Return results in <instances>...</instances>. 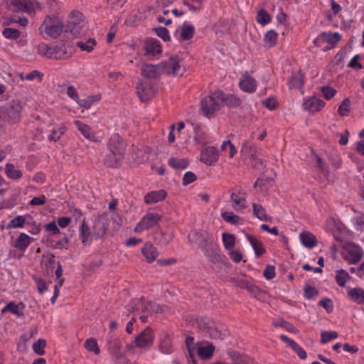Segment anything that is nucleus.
I'll return each instance as SVG.
<instances>
[{"label":"nucleus","mask_w":364,"mask_h":364,"mask_svg":"<svg viewBox=\"0 0 364 364\" xmlns=\"http://www.w3.org/2000/svg\"><path fill=\"white\" fill-rule=\"evenodd\" d=\"M350 102L349 99L346 98L341 103V105L338 107V114L342 116H346L350 112Z\"/></svg>","instance_id":"nucleus-53"},{"label":"nucleus","mask_w":364,"mask_h":364,"mask_svg":"<svg viewBox=\"0 0 364 364\" xmlns=\"http://www.w3.org/2000/svg\"><path fill=\"white\" fill-rule=\"evenodd\" d=\"M338 334L336 331H322L321 333V343L326 344L331 341L337 338Z\"/></svg>","instance_id":"nucleus-48"},{"label":"nucleus","mask_w":364,"mask_h":364,"mask_svg":"<svg viewBox=\"0 0 364 364\" xmlns=\"http://www.w3.org/2000/svg\"><path fill=\"white\" fill-rule=\"evenodd\" d=\"M341 39V36L337 33L323 32L321 33L315 40L318 41H323L331 44V48L334 47L338 41Z\"/></svg>","instance_id":"nucleus-25"},{"label":"nucleus","mask_w":364,"mask_h":364,"mask_svg":"<svg viewBox=\"0 0 364 364\" xmlns=\"http://www.w3.org/2000/svg\"><path fill=\"white\" fill-rule=\"evenodd\" d=\"M38 53L48 58L59 59L65 54L64 46H48L46 43H40L38 46Z\"/></svg>","instance_id":"nucleus-9"},{"label":"nucleus","mask_w":364,"mask_h":364,"mask_svg":"<svg viewBox=\"0 0 364 364\" xmlns=\"http://www.w3.org/2000/svg\"><path fill=\"white\" fill-rule=\"evenodd\" d=\"M100 100L98 96H88L84 99H78L77 103L82 107L89 109L95 102Z\"/></svg>","instance_id":"nucleus-45"},{"label":"nucleus","mask_w":364,"mask_h":364,"mask_svg":"<svg viewBox=\"0 0 364 364\" xmlns=\"http://www.w3.org/2000/svg\"><path fill=\"white\" fill-rule=\"evenodd\" d=\"M46 203V197L44 195H41L38 197H35L31 199L28 204L31 206L43 205Z\"/></svg>","instance_id":"nucleus-60"},{"label":"nucleus","mask_w":364,"mask_h":364,"mask_svg":"<svg viewBox=\"0 0 364 364\" xmlns=\"http://www.w3.org/2000/svg\"><path fill=\"white\" fill-rule=\"evenodd\" d=\"M7 308H9V311L14 316L17 317L23 316V310L25 309L23 303L20 302L18 304H16L11 301L7 304Z\"/></svg>","instance_id":"nucleus-38"},{"label":"nucleus","mask_w":364,"mask_h":364,"mask_svg":"<svg viewBox=\"0 0 364 364\" xmlns=\"http://www.w3.org/2000/svg\"><path fill=\"white\" fill-rule=\"evenodd\" d=\"M160 63L154 64H144L141 69V74L143 77L149 79H156L163 75Z\"/></svg>","instance_id":"nucleus-16"},{"label":"nucleus","mask_w":364,"mask_h":364,"mask_svg":"<svg viewBox=\"0 0 364 364\" xmlns=\"http://www.w3.org/2000/svg\"><path fill=\"white\" fill-rule=\"evenodd\" d=\"M351 279L349 274L344 269H339L336 272L335 279L337 284L341 287H344L346 283Z\"/></svg>","instance_id":"nucleus-39"},{"label":"nucleus","mask_w":364,"mask_h":364,"mask_svg":"<svg viewBox=\"0 0 364 364\" xmlns=\"http://www.w3.org/2000/svg\"><path fill=\"white\" fill-rule=\"evenodd\" d=\"M141 252L146 260L149 263H151L156 260L159 255L157 249L151 242H146L141 248Z\"/></svg>","instance_id":"nucleus-23"},{"label":"nucleus","mask_w":364,"mask_h":364,"mask_svg":"<svg viewBox=\"0 0 364 364\" xmlns=\"http://www.w3.org/2000/svg\"><path fill=\"white\" fill-rule=\"evenodd\" d=\"M109 153L104 159L105 164L108 167L119 166L124 159L126 144L118 134H113L107 143Z\"/></svg>","instance_id":"nucleus-1"},{"label":"nucleus","mask_w":364,"mask_h":364,"mask_svg":"<svg viewBox=\"0 0 364 364\" xmlns=\"http://www.w3.org/2000/svg\"><path fill=\"white\" fill-rule=\"evenodd\" d=\"M342 254L348 263L355 264L362 259L363 251L359 246L349 244L344 248Z\"/></svg>","instance_id":"nucleus-13"},{"label":"nucleus","mask_w":364,"mask_h":364,"mask_svg":"<svg viewBox=\"0 0 364 364\" xmlns=\"http://www.w3.org/2000/svg\"><path fill=\"white\" fill-rule=\"evenodd\" d=\"M218 151L214 146H208L201 151L200 161L206 165H214L218 160Z\"/></svg>","instance_id":"nucleus-18"},{"label":"nucleus","mask_w":364,"mask_h":364,"mask_svg":"<svg viewBox=\"0 0 364 364\" xmlns=\"http://www.w3.org/2000/svg\"><path fill=\"white\" fill-rule=\"evenodd\" d=\"M46 346V342L43 339H38L36 343L33 345V351L39 355H42L45 353V347Z\"/></svg>","instance_id":"nucleus-52"},{"label":"nucleus","mask_w":364,"mask_h":364,"mask_svg":"<svg viewBox=\"0 0 364 364\" xmlns=\"http://www.w3.org/2000/svg\"><path fill=\"white\" fill-rule=\"evenodd\" d=\"M160 64L163 75L176 76L182 75L184 73L181 60L178 56H171L161 62Z\"/></svg>","instance_id":"nucleus-7"},{"label":"nucleus","mask_w":364,"mask_h":364,"mask_svg":"<svg viewBox=\"0 0 364 364\" xmlns=\"http://www.w3.org/2000/svg\"><path fill=\"white\" fill-rule=\"evenodd\" d=\"M33 241V238L26 233L21 232L15 241L14 247L24 252Z\"/></svg>","instance_id":"nucleus-31"},{"label":"nucleus","mask_w":364,"mask_h":364,"mask_svg":"<svg viewBox=\"0 0 364 364\" xmlns=\"http://www.w3.org/2000/svg\"><path fill=\"white\" fill-rule=\"evenodd\" d=\"M223 242L226 249H232L235 244V236L230 233L223 234Z\"/></svg>","instance_id":"nucleus-51"},{"label":"nucleus","mask_w":364,"mask_h":364,"mask_svg":"<svg viewBox=\"0 0 364 364\" xmlns=\"http://www.w3.org/2000/svg\"><path fill=\"white\" fill-rule=\"evenodd\" d=\"M97 42L95 38H89L85 41H78L76 43V46L82 50L87 53L91 52L95 46H96Z\"/></svg>","instance_id":"nucleus-41"},{"label":"nucleus","mask_w":364,"mask_h":364,"mask_svg":"<svg viewBox=\"0 0 364 364\" xmlns=\"http://www.w3.org/2000/svg\"><path fill=\"white\" fill-rule=\"evenodd\" d=\"M156 33L157 36L161 38L164 41H168L170 40V36L167 28L164 27L156 28Z\"/></svg>","instance_id":"nucleus-56"},{"label":"nucleus","mask_w":364,"mask_h":364,"mask_svg":"<svg viewBox=\"0 0 364 364\" xmlns=\"http://www.w3.org/2000/svg\"><path fill=\"white\" fill-rule=\"evenodd\" d=\"M271 21V17L269 14L264 9H261L259 11L257 16V21L262 25L264 26L269 23Z\"/></svg>","instance_id":"nucleus-50"},{"label":"nucleus","mask_w":364,"mask_h":364,"mask_svg":"<svg viewBox=\"0 0 364 364\" xmlns=\"http://www.w3.org/2000/svg\"><path fill=\"white\" fill-rule=\"evenodd\" d=\"M321 92L324 96V97L327 100L332 98L336 93V90L329 86L323 87L321 89Z\"/></svg>","instance_id":"nucleus-58"},{"label":"nucleus","mask_w":364,"mask_h":364,"mask_svg":"<svg viewBox=\"0 0 364 364\" xmlns=\"http://www.w3.org/2000/svg\"><path fill=\"white\" fill-rule=\"evenodd\" d=\"M278 34L274 30L268 31L264 35V45L267 48L273 47L277 41Z\"/></svg>","instance_id":"nucleus-42"},{"label":"nucleus","mask_w":364,"mask_h":364,"mask_svg":"<svg viewBox=\"0 0 364 364\" xmlns=\"http://www.w3.org/2000/svg\"><path fill=\"white\" fill-rule=\"evenodd\" d=\"M136 90L141 101L149 100L154 95L152 87L146 83L140 82L137 84Z\"/></svg>","instance_id":"nucleus-24"},{"label":"nucleus","mask_w":364,"mask_h":364,"mask_svg":"<svg viewBox=\"0 0 364 364\" xmlns=\"http://www.w3.org/2000/svg\"><path fill=\"white\" fill-rule=\"evenodd\" d=\"M86 30L87 22L83 14L77 11H72L68 16V23L65 25V32L78 37L84 34Z\"/></svg>","instance_id":"nucleus-4"},{"label":"nucleus","mask_w":364,"mask_h":364,"mask_svg":"<svg viewBox=\"0 0 364 364\" xmlns=\"http://www.w3.org/2000/svg\"><path fill=\"white\" fill-rule=\"evenodd\" d=\"M107 228V227L102 218H98L95 220L92 230L85 220H83L79 230L80 238L84 245L90 244L95 237H99L102 236L106 232Z\"/></svg>","instance_id":"nucleus-2"},{"label":"nucleus","mask_w":364,"mask_h":364,"mask_svg":"<svg viewBox=\"0 0 364 364\" xmlns=\"http://www.w3.org/2000/svg\"><path fill=\"white\" fill-rule=\"evenodd\" d=\"M20 34V31L16 28H6L2 31V35L6 39H17Z\"/></svg>","instance_id":"nucleus-47"},{"label":"nucleus","mask_w":364,"mask_h":364,"mask_svg":"<svg viewBox=\"0 0 364 364\" xmlns=\"http://www.w3.org/2000/svg\"><path fill=\"white\" fill-rule=\"evenodd\" d=\"M299 240L301 245L306 248L311 249L317 245L316 237L308 231L301 232L299 234Z\"/></svg>","instance_id":"nucleus-29"},{"label":"nucleus","mask_w":364,"mask_h":364,"mask_svg":"<svg viewBox=\"0 0 364 364\" xmlns=\"http://www.w3.org/2000/svg\"><path fill=\"white\" fill-rule=\"evenodd\" d=\"M246 238L251 245V246L252 247L255 253L257 256H260L265 252V250L261 241L258 240L257 239L255 238L254 237L250 235H246Z\"/></svg>","instance_id":"nucleus-35"},{"label":"nucleus","mask_w":364,"mask_h":364,"mask_svg":"<svg viewBox=\"0 0 364 364\" xmlns=\"http://www.w3.org/2000/svg\"><path fill=\"white\" fill-rule=\"evenodd\" d=\"M229 255H230V257L231 258V259L236 263L241 262L242 259V253L237 250L230 251L229 252Z\"/></svg>","instance_id":"nucleus-64"},{"label":"nucleus","mask_w":364,"mask_h":364,"mask_svg":"<svg viewBox=\"0 0 364 364\" xmlns=\"http://www.w3.org/2000/svg\"><path fill=\"white\" fill-rule=\"evenodd\" d=\"M158 348L163 354H171L173 352L171 338L167 333H162L159 338Z\"/></svg>","instance_id":"nucleus-22"},{"label":"nucleus","mask_w":364,"mask_h":364,"mask_svg":"<svg viewBox=\"0 0 364 364\" xmlns=\"http://www.w3.org/2000/svg\"><path fill=\"white\" fill-rule=\"evenodd\" d=\"M161 217L156 213H148L136 225L134 231L136 233H141L144 230L151 229L158 225Z\"/></svg>","instance_id":"nucleus-8"},{"label":"nucleus","mask_w":364,"mask_h":364,"mask_svg":"<svg viewBox=\"0 0 364 364\" xmlns=\"http://www.w3.org/2000/svg\"><path fill=\"white\" fill-rule=\"evenodd\" d=\"M154 333L150 328H146L142 331L134 340L135 346L142 349H149L154 343Z\"/></svg>","instance_id":"nucleus-12"},{"label":"nucleus","mask_w":364,"mask_h":364,"mask_svg":"<svg viewBox=\"0 0 364 364\" xmlns=\"http://www.w3.org/2000/svg\"><path fill=\"white\" fill-rule=\"evenodd\" d=\"M221 218L228 223L231 225H242L243 219L232 211H223Z\"/></svg>","instance_id":"nucleus-32"},{"label":"nucleus","mask_w":364,"mask_h":364,"mask_svg":"<svg viewBox=\"0 0 364 364\" xmlns=\"http://www.w3.org/2000/svg\"><path fill=\"white\" fill-rule=\"evenodd\" d=\"M304 85V74L301 71L292 73L289 81L288 86L289 89L301 90Z\"/></svg>","instance_id":"nucleus-28"},{"label":"nucleus","mask_w":364,"mask_h":364,"mask_svg":"<svg viewBox=\"0 0 364 364\" xmlns=\"http://www.w3.org/2000/svg\"><path fill=\"white\" fill-rule=\"evenodd\" d=\"M168 164L176 169H185L188 167V161L186 159L171 157L168 159Z\"/></svg>","instance_id":"nucleus-43"},{"label":"nucleus","mask_w":364,"mask_h":364,"mask_svg":"<svg viewBox=\"0 0 364 364\" xmlns=\"http://www.w3.org/2000/svg\"><path fill=\"white\" fill-rule=\"evenodd\" d=\"M266 279L270 280L275 277V268L272 265H267L263 272Z\"/></svg>","instance_id":"nucleus-59"},{"label":"nucleus","mask_w":364,"mask_h":364,"mask_svg":"<svg viewBox=\"0 0 364 364\" xmlns=\"http://www.w3.org/2000/svg\"><path fill=\"white\" fill-rule=\"evenodd\" d=\"M214 350L215 348L212 344L200 343L196 346L195 353L203 358H209L213 355Z\"/></svg>","instance_id":"nucleus-30"},{"label":"nucleus","mask_w":364,"mask_h":364,"mask_svg":"<svg viewBox=\"0 0 364 364\" xmlns=\"http://www.w3.org/2000/svg\"><path fill=\"white\" fill-rule=\"evenodd\" d=\"M230 203L236 212L242 213L247 207L245 193H232L230 196Z\"/></svg>","instance_id":"nucleus-21"},{"label":"nucleus","mask_w":364,"mask_h":364,"mask_svg":"<svg viewBox=\"0 0 364 364\" xmlns=\"http://www.w3.org/2000/svg\"><path fill=\"white\" fill-rule=\"evenodd\" d=\"M223 151H227L229 158L232 159L237 153L235 146L230 141H224L220 146Z\"/></svg>","instance_id":"nucleus-46"},{"label":"nucleus","mask_w":364,"mask_h":364,"mask_svg":"<svg viewBox=\"0 0 364 364\" xmlns=\"http://www.w3.org/2000/svg\"><path fill=\"white\" fill-rule=\"evenodd\" d=\"M195 33V27L188 23H183L176 31V36L179 41L191 39Z\"/></svg>","instance_id":"nucleus-17"},{"label":"nucleus","mask_w":364,"mask_h":364,"mask_svg":"<svg viewBox=\"0 0 364 364\" xmlns=\"http://www.w3.org/2000/svg\"><path fill=\"white\" fill-rule=\"evenodd\" d=\"M325 106V102L316 97H311L304 100L303 109L309 112H317Z\"/></svg>","instance_id":"nucleus-20"},{"label":"nucleus","mask_w":364,"mask_h":364,"mask_svg":"<svg viewBox=\"0 0 364 364\" xmlns=\"http://www.w3.org/2000/svg\"><path fill=\"white\" fill-rule=\"evenodd\" d=\"M240 89L247 93H253L257 90V81L248 73H244L240 79Z\"/></svg>","instance_id":"nucleus-19"},{"label":"nucleus","mask_w":364,"mask_h":364,"mask_svg":"<svg viewBox=\"0 0 364 364\" xmlns=\"http://www.w3.org/2000/svg\"><path fill=\"white\" fill-rule=\"evenodd\" d=\"M44 228L47 232H49L52 235H58V234H60V232L55 222H54V221L48 223V224H46L44 226Z\"/></svg>","instance_id":"nucleus-57"},{"label":"nucleus","mask_w":364,"mask_h":364,"mask_svg":"<svg viewBox=\"0 0 364 364\" xmlns=\"http://www.w3.org/2000/svg\"><path fill=\"white\" fill-rule=\"evenodd\" d=\"M39 32L44 38H58L65 32V25L63 21L56 16H48L39 27Z\"/></svg>","instance_id":"nucleus-3"},{"label":"nucleus","mask_w":364,"mask_h":364,"mask_svg":"<svg viewBox=\"0 0 364 364\" xmlns=\"http://www.w3.org/2000/svg\"><path fill=\"white\" fill-rule=\"evenodd\" d=\"M167 193L165 190L161 189L151 191L144 196V202L146 204H152L160 202L166 198Z\"/></svg>","instance_id":"nucleus-27"},{"label":"nucleus","mask_w":364,"mask_h":364,"mask_svg":"<svg viewBox=\"0 0 364 364\" xmlns=\"http://www.w3.org/2000/svg\"><path fill=\"white\" fill-rule=\"evenodd\" d=\"M326 231L331 232L336 240H341V235L344 231L343 225L333 218H329L326 220L325 225Z\"/></svg>","instance_id":"nucleus-14"},{"label":"nucleus","mask_w":364,"mask_h":364,"mask_svg":"<svg viewBox=\"0 0 364 364\" xmlns=\"http://www.w3.org/2000/svg\"><path fill=\"white\" fill-rule=\"evenodd\" d=\"M25 218L23 215H18L12 219L8 224L9 228H22L25 225Z\"/></svg>","instance_id":"nucleus-49"},{"label":"nucleus","mask_w":364,"mask_h":364,"mask_svg":"<svg viewBox=\"0 0 364 364\" xmlns=\"http://www.w3.org/2000/svg\"><path fill=\"white\" fill-rule=\"evenodd\" d=\"M204 329L207 328L208 333H209L210 337L215 339H223L225 336L220 331H218L216 328H213L212 326H203Z\"/></svg>","instance_id":"nucleus-55"},{"label":"nucleus","mask_w":364,"mask_h":364,"mask_svg":"<svg viewBox=\"0 0 364 364\" xmlns=\"http://www.w3.org/2000/svg\"><path fill=\"white\" fill-rule=\"evenodd\" d=\"M21 110V102L19 101H13L10 109L8 111V116L13 122H15L18 119Z\"/></svg>","instance_id":"nucleus-36"},{"label":"nucleus","mask_w":364,"mask_h":364,"mask_svg":"<svg viewBox=\"0 0 364 364\" xmlns=\"http://www.w3.org/2000/svg\"><path fill=\"white\" fill-rule=\"evenodd\" d=\"M9 5L14 11L27 14H31L40 9V4L36 0H11Z\"/></svg>","instance_id":"nucleus-10"},{"label":"nucleus","mask_w":364,"mask_h":364,"mask_svg":"<svg viewBox=\"0 0 364 364\" xmlns=\"http://www.w3.org/2000/svg\"><path fill=\"white\" fill-rule=\"evenodd\" d=\"M354 225L358 230H364V215H359L354 218Z\"/></svg>","instance_id":"nucleus-61"},{"label":"nucleus","mask_w":364,"mask_h":364,"mask_svg":"<svg viewBox=\"0 0 364 364\" xmlns=\"http://www.w3.org/2000/svg\"><path fill=\"white\" fill-rule=\"evenodd\" d=\"M144 48L146 54L154 56L161 53V46L157 40L150 39L144 42Z\"/></svg>","instance_id":"nucleus-26"},{"label":"nucleus","mask_w":364,"mask_h":364,"mask_svg":"<svg viewBox=\"0 0 364 364\" xmlns=\"http://www.w3.org/2000/svg\"><path fill=\"white\" fill-rule=\"evenodd\" d=\"M225 100V94L222 91L214 92L201 100V109L205 115L212 114L220 109Z\"/></svg>","instance_id":"nucleus-6"},{"label":"nucleus","mask_w":364,"mask_h":364,"mask_svg":"<svg viewBox=\"0 0 364 364\" xmlns=\"http://www.w3.org/2000/svg\"><path fill=\"white\" fill-rule=\"evenodd\" d=\"M196 179V176L191 171L186 172L183 178V185H188L193 183Z\"/></svg>","instance_id":"nucleus-62"},{"label":"nucleus","mask_w":364,"mask_h":364,"mask_svg":"<svg viewBox=\"0 0 364 364\" xmlns=\"http://www.w3.org/2000/svg\"><path fill=\"white\" fill-rule=\"evenodd\" d=\"M188 240L191 242L198 244L200 247L203 249L212 241V237L207 233L192 230L188 234Z\"/></svg>","instance_id":"nucleus-15"},{"label":"nucleus","mask_w":364,"mask_h":364,"mask_svg":"<svg viewBox=\"0 0 364 364\" xmlns=\"http://www.w3.org/2000/svg\"><path fill=\"white\" fill-rule=\"evenodd\" d=\"M319 305L324 308L328 312L333 311L332 301L329 299H323L319 301Z\"/></svg>","instance_id":"nucleus-63"},{"label":"nucleus","mask_w":364,"mask_h":364,"mask_svg":"<svg viewBox=\"0 0 364 364\" xmlns=\"http://www.w3.org/2000/svg\"><path fill=\"white\" fill-rule=\"evenodd\" d=\"M5 173L9 178L13 180H18L23 176L22 171L19 169H16L11 163H7L5 165Z\"/></svg>","instance_id":"nucleus-34"},{"label":"nucleus","mask_w":364,"mask_h":364,"mask_svg":"<svg viewBox=\"0 0 364 364\" xmlns=\"http://www.w3.org/2000/svg\"><path fill=\"white\" fill-rule=\"evenodd\" d=\"M318 294L317 290L309 284H306L304 287V296L306 299H311Z\"/></svg>","instance_id":"nucleus-54"},{"label":"nucleus","mask_w":364,"mask_h":364,"mask_svg":"<svg viewBox=\"0 0 364 364\" xmlns=\"http://www.w3.org/2000/svg\"><path fill=\"white\" fill-rule=\"evenodd\" d=\"M132 311L133 312L144 313L143 315L139 316L143 323L146 322L147 316L153 312H164L165 309H167L166 306L161 307L156 303L146 301L143 299H134L132 301Z\"/></svg>","instance_id":"nucleus-5"},{"label":"nucleus","mask_w":364,"mask_h":364,"mask_svg":"<svg viewBox=\"0 0 364 364\" xmlns=\"http://www.w3.org/2000/svg\"><path fill=\"white\" fill-rule=\"evenodd\" d=\"M74 125L86 139L92 142H100L103 137L100 136L90 125L80 121L73 122Z\"/></svg>","instance_id":"nucleus-11"},{"label":"nucleus","mask_w":364,"mask_h":364,"mask_svg":"<svg viewBox=\"0 0 364 364\" xmlns=\"http://www.w3.org/2000/svg\"><path fill=\"white\" fill-rule=\"evenodd\" d=\"M348 296L357 304H364V290L360 287L350 289L348 291Z\"/></svg>","instance_id":"nucleus-33"},{"label":"nucleus","mask_w":364,"mask_h":364,"mask_svg":"<svg viewBox=\"0 0 364 364\" xmlns=\"http://www.w3.org/2000/svg\"><path fill=\"white\" fill-rule=\"evenodd\" d=\"M253 214L261 221H267L270 217L267 215L266 210L259 204L252 203Z\"/></svg>","instance_id":"nucleus-40"},{"label":"nucleus","mask_w":364,"mask_h":364,"mask_svg":"<svg viewBox=\"0 0 364 364\" xmlns=\"http://www.w3.org/2000/svg\"><path fill=\"white\" fill-rule=\"evenodd\" d=\"M85 349L90 352H93L95 355H98L100 353V350L98 347L96 339L90 338L85 341L84 343Z\"/></svg>","instance_id":"nucleus-44"},{"label":"nucleus","mask_w":364,"mask_h":364,"mask_svg":"<svg viewBox=\"0 0 364 364\" xmlns=\"http://www.w3.org/2000/svg\"><path fill=\"white\" fill-rule=\"evenodd\" d=\"M67 127L64 124H61L57 127L53 128L50 134L48 135V139L50 141H57L65 133Z\"/></svg>","instance_id":"nucleus-37"}]
</instances>
